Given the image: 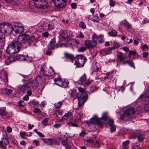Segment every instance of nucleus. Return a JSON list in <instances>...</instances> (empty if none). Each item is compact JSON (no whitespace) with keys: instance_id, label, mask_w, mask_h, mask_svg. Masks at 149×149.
<instances>
[{"instance_id":"20","label":"nucleus","mask_w":149,"mask_h":149,"mask_svg":"<svg viewBox=\"0 0 149 149\" xmlns=\"http://www.w3.org/2000/svg\"><path fill=\"white\" fill-rule=\"evenodd\" d=\"M38 41V39L37 38L35 37L34 35H33L31 37L29 36L28 44H27L28 47L30 46L32 43H34L35 42H37Z\"/></svg>"},{"instance_id":"21","label":"nucleus","mask_w":149,"mask_h":149,"mask_svg":"<svg viewBox=\"0 0 149 149\" xmlns=\"http://www.w3.org/2000/svg\"><path fill=\"white\" fill-rule=\"evenodd\" d=\"M66 6V2L65 0H62L58 1V3L56 5V8L59 9H62Z\"/></svg>"},{"instance_id":"18","label":"nucleus","mask_w":149,"mask_h":149,"mask_svg":"<svg viewBox=\"0 0 149 149\" xmlns=\"http://www.w3.org/2000/svg\"><path fill=\"white\" fill-rule=\"evenodd\" d=\"M0 75L1 78L3 79L4 81L8 82V74L6 71L5 70H1L0 73Z\"/></svg>"},{"instance_id":"45","label":"nucleus","mask_w":149,"mask_h":149,"mask_svg":"<svg viewBox=\"0 0 149 149\" xmlns=\"http://www.w3.org/2000/svg\"><path fill=\"white\" fill-rule=\"evenodd\" d=\"M23 103H24L23 101H21L18 102L17 104L18 106L20 107H24L25 106V104H23Z\"/></svg>"},{"instance_id":"30","label":"nucleus","mask_w":149,"mask_h":149,"mask_svg":"<svg viewBox=\"0 0 149 149\" xmlns=\"http://www.w3.org/2000/svg\"><path fill=\"white\" fill-rule=\"evenodd\" d=\"M92 147L94 148L98 149L100 147V144L98 141H94L92 144Z\"/></svg>"},{"instance_id":"42","label":"nucleus","mask_w":149,"mask_h":149,"mask_svg":"<svg viewBox=\"0 0 149 149\" xmlns=\"http://www.w3.org/2000/svg\"><path fill=\"white\" fill-rule=\"evenodd\" d=\"M33 112L35 113H37L39 115L41 114V110L37 108H35L33 111Z\"/></svg>"},{"instance_id":"22","label":"nucleus","mask_w":149,"mask_h":149,"mask_svg":"<svg viewBox=\"0 0 149 149\" xmlns=\"http://www.w3.org/2000/svg\"><path fill=\"white\" fill-rule=\"evenodd\" d=\"M70 97L73 98V100L77 98L78 100L79 94L78 93L76 92V90L73 89L71 90L70 93Z\"/></svg>"},{"instance_id":"53","label":"nucleus","mask_w":149,"mask_h":149,"mask_svg":"<svg viewBox=\"0 0 149 149\" xmlns=\"http://www.w3.org/2000/svg\"><path fill=\"white\" fill-rule=\"evenodd\" d=\"M142 49L143 51L145 50V49H148L149 48V47L146 44H144L143 45L141 46Z\"/></svg>"},{"instance_id":"34","label":"nucleus","mask_w":149,"mask_h":149,"mask_svg":"<svg viewBox=\"0 0 149 149\" xmlns=\"http://www.w3.org/2000/svg\"><path fill=\"white\" fill-rule=\"evenodd\" d=\"M112 50H113V49L111 47H110L104 49L103 50V51L105 54L107 55L109 54H110Z\"/></svg>"},{"instance_id":"52","label":"nucleus","mask_w":149,"mask_h":149,"mask_svg":"<svg viewBox=\"0 0 149 149\" xmlns=\"http://www.w3.org/2000/svg\"><path fill=\"white\" fill-rule=\"evenodd\" d=\"M130 141L129 140H126L125 141L123 142V146L124 147L127 146L129 144Z\"/></svg>"},{"instance_id":"43","label":"nucleus","mask_w":149,"mask_h":149,"mask_svg":"<svg viewBox=\"0 0 149 149\" xmlns=\"http://www.w3.org/2000/svg\"><path fill=\"white\" fill-rule=\"evenodd\" d=\"M63 102V101L62 100L61 101H59L56 104V109H59L61 107Z\"/></svg>"},{"instance_id":"12","label":"nucleus","mask_w":149,"mask_h":149,"mask_svg":"<svg viewBox=\"0 0 149 149\" xmlns=\"http://www.w3.org/2000/svg\"><path fill=\"white\" fill-rule=\"evenodd\" d=\"M3 137L0 141V148L7 149L6 146L9 143L8 136L6 132H3Z\"/></svg>"},{"instance_id":"27","label":"nucleus","mask_w":149,"mask_h":149,"mask_svg":"<svg viewBox=\"0 0 149 149\" xmlns=\"http://www.w3.org/2000/svg\"><path fill=\"white\" fill-rule=\"evenodd\" d=\"M8 27V28H13L11 25L8 22H6L0 23V28Z\"/></svg>"},{"instance_id":"8","label":"nucleus","mask_w":149,"mask_h":149,"mask_svg":"<svg viewBox=\"0 0 149 149\" xmlns=\"http://www.w3.org/2000/svg\"><path fill=\"white\" fill-rule=\"evenodd\" d=\"M40 71L44 75L48 77H54L55 74L54 71L52 69H48L47 70L46 66L45 64L41 67Z\"/></svg>"},{"instance_id":"38","label":"nucleus","mask_w":149,"mask_h":149,"mask_svg":"<svg viewBox=\"0 0 149 149\" xmlns=\"http://www.w3.org/2000/svg\"><path fill=\"white\" fill-rule=\"evenodd\" d=\"M67 124L68 125H69L70 126L77 127L78 126L77 124L75 123H74L72 121L68 122Z\"/></svg>"},{"instance_id":"60","label":"nucleus","mask_w":149,"mask_h":149,"mask_svg":"<svg viewBox=\"0 0 149 149\" xmlns=\"http://www.w3.org/2000/svg\"><path fill=\"white\" fill-rule=\"evenodd\" d=\"M61 143L62 145L64 146H66L68 145V144L67 142L65 140H62L61 141Z\"/></svg>"},{"instance_id":"54","label":"nucleus","mask_w":149,"mask_h":149,"mask_svg":"<svg viewBox=\"0 0 149 149\" xmlns=\"http://www.w3.org/2000/svg\"><path fill=\"white\" fill-rule=\"evenodd\" d=\"M86 133L85 131L84 130H82L81 132L79 134V136H80L84 137L86 135Z\"/></svg>"},{"instance_id":"17","label":"nucleus","mask_w":149,"mask_h":149,"mask_svg":"<svg viewBox=\"0 0 149 149\" xmlns=\"http://www.w3.org/2000/svg\"><path fill=\"white\" fill-rule=\"evenodd\" d=\"M26 56L22 54H16L13 58L10 61V63L12 61H14L16 60H19L20 61H25Z\"/></svg>"},{"instance_id":"29","label":"nucleus","mask_w":149,"mask_h":149,"mask_svg":"<svg viewBox=\"0 0 149 149\" xmlns=\"http://www.w3.org/2000/svg\"><path fill=\"white\" fill-rule=\"evenodd\" d=\"M149 97V91H146L144 93V94L141 95L139 98L141 100H143L144 98H146Z\"/></svg>"},{"instance_id":"36","label":"nucleus","mask_w":149,"mask_h":149,"mask_svg":"<svg viewBox=\"0 0 149 149\" xmlns=\"http://www.w3.org/2000/svg\"><path fill=\"white\" fill-rule=\"evenodd\" d=\"M113 46L111 47L114 50L115 49H118L120 46V44L118 42H113Z\"/></svg>"},{"instance_id":"14","label":"nucleus","mask_w":149,"mask_h":149,"mask_svg":"<svg viewBox=\"0 0 149 149\" xmlns=\"http://www.w3.org/2000/svg\"><path fill=\"white\" fill-rule=\"evenodd\" d=\"M0 115H2V118L4 119H8L12 116L7 112L5 107L0 108Z\"/></svg>"},{"instance_id":"28","label":"nucleus","mask_w":149,"mask_h":149,"mask_svg":"<svg viewBox=\"0 0 149 149\" xmlns=\"http://www.w3.org/2000/svg\"><path fill=\"white\" fill-rule=\"evenodd\" d=\"M64 54L66 58H69L71 60L72 62H73L74 58V57L73 55L66 52H65Z\"/></svg>"},{"instance_id":"64","label":"nucleus","mask_w":149,"mask_h":149,"mask_svg":"<svg viewBox=\"0 0 149 149\" xmlns=\"http://www.w3.org/2000/svg\"><path fill=\"white\" fill-rule=\"evenodd\" d=\"M114 121L113 120L109 119L108 121V123L109 126L113 125Z\"/></svg>"},{"instance_id":"15","label":"nucleus","mask_w":149,"mask_h":149,"mask_svg":"<svg viewBox=\"0 0 149 149\" xmlns=\"http://www.w3.org/2000/svg\"><path fill=\"white\" fill-rule=\"evenodd\" d=\"M92 40H86L85 41V45L87 48H92L96 46L97 43L96 40L95 39Z\"/></svg>"},{"instance_id":"48","label":"nucleus","mask_w":149,"mask_h":149,"mask_svg":"<svg viewBox=\"0 0 149 149\" xmlns=\"http://www.w3.org/2000/svg\"><path fill=\"white\" fill-rule=\"evenodd\" d=\"M38 103V102H37L34 101H32L31 102H30L29 103V105H31V106H32V105H33L34 106H35L36 105H37Z\"/></svg>"},{"instance_id":"31","label":"nucleus","mask_w":149,"mask_h":149,"mask_svg":"<svg viewBox=\"0 0 149 149\" xmlns=\"http://www.w3.org/2000/svg\"><path fill=\"white\" fill-rule=\"evenodd\" d=\"M128 64L131 67H133L134 69L135 68L134 64L132 61L130 60H127L124 61L123 62V65H125L126 64Z\"/></svg>"},{"instance_id":"55","label":"nucleus","mask_w":149,"mask_h":149,"mask_svg":"<svg viewBox=\"0 0 149 149\" xmlns=\"http://www.w3.org/2000/svg\"><path fill=\"white\" fill-rule=\"evenodd\" d=\"M42 27L49 28V27H51V25L47 22H44L43 25ZM51 27H52L51 26Z\"/></svg>"},{"instance_id":"37","label":"nucleus","mask_w":149,"mask_h":149,"mask_svg":"<svg viewBox=\"0 0 149 149\" xmlns=\"http://www.w3.org/2000/svg\"><path fill=\"white\" fill-rule=\"evenodd\" d=\"M110 36L116 37L117 36V32L115 30H113L108 32Z\"/></svg>"},{"instance_id":"58","label":"nucleus","mask_w":149,"mask_h":149,"mask_svg":"<svg viewBox=\"0 0 149 149\" xmlns=\"http://www.w3.org/2000/svg\"><path fill=\"white\" fill-rule=\"evenodd\" d=\"M109 5L113 7L115 5V2L113 0H110Z\"/></svg>"},{"instance_id":"39","label":"nucleus","mask_w":149,"mask_h":149,"mask_svg":"<svg viewBox=\"0 0 149 149\" xmlns=\"http://www.w3.org/2000/svg\"><path fill=\"white\" fill-rule=\"evenodd\" d=\"M71 41L72 42V43H70V45H78L79 42L77 40H76L74 39H72L71 40Z\"/></svg>"},{"instance_id":"19","label":"nucleus","mask_w":149,"mask_h":149,"mask_svg":"<svg viewBox=\"0 0 149 149\" xmlns=\"http://www.w3.org/2000/svg\"><path fill=\"white\" fill-rule=\"evenodd\" d=\"M73 118L72 113L71 112H68L63 116L61 118L62 120L68 119L69 120H71Z\"/></svg>"},{"instance_id":"10","label":"nucleus","mask_w":149,"mask_h":149,"mask_svg":"<svg viewBox=\"0 0 149 149\" xmlns=\"http://www.w3.org/2000/svg\"><path fill=\"white\" fill-rule=\"evenodd\" d=\"M37 86L34 82L29 81L21 86L20 88V91L23 93H25L29 89H34Z\"/></svg>"},{"instance_id":"4","label":"nucleus","mask_w":149,"mask_h":149,"mask_svg":"<svg viewBox=\"0 0 149 149\" xmlns=\"http://www.w3.org/2000/svg\"><path fill=\"white\" fill-rule=\"evenodd\" d=\"M29 36L27 34L24 33L20 35L16 42L21 48L22 46L23 48H26L28 47L27 44L28 42Z\"/></svg>"},{"instance_id":"47","label":"nucleus","mask_w":149,"mask_h":149,"mask_svg":"<svg viewBox=\"0 0 149 149\" xmlns=\"http://www.w3.org/2000/svg\"><path fill=\"white\" fill-rule=\"evenodd\" d=\"M136 52L134 50L129 51L128 55L129 56H131L133 55L134 56L136 55Z\"/></svg>"},{"instance_id":"49","label":"nucleus","mask_w":149,"mask_h":149,"mask_svg":"<svg viewBox=\"0 0 149 149\" xmlns=\"http://www.w3.org/2000/svg\"><path fill=\"white\" fill-rule=\"evenodd\" d=\"M110 132H113L115 131L116 130V127L115 126L113 125L110 126Z\"/></svg>"},{"instance_id":"6","label":"nucleus","mask_w":149,"mask_h":149,"mask_svg":"<svg viewBox=\"0 0 149 149\" xmlns=\"http://www.w3.org/2000/svg\"><path fill=\"white\" fill-rule=\"evenodd\" d=\"M87 61V59L83 55H78L75 58L74 64L76 66V67L81 68L83 67L86 62Z\"/></svg>"},{"instance_id":"40","label":"nucleus","mask_w":149,"mask_h":149,"mask_svg":"<svg viewBox=\"0 0 149 149\" xmlns=\"http://www.w3.org/2000/svg\"><path fill=\"white\" fill-rule=\"evenodd\" d=\"M15 26L16 27L15 28H23V26L21 24V23L19 22H16L15 23Z\"/></svg>"},{"instance_id":"57","label":"nucleus","mask_w":149,"mask_h":149,"mask_svg":"<svg viewBox=\"0 0 149 149\" xmlns=\"http://www.w3.org/2000/svg\"><path fill=\"white\" fill-rule=\"evenodd\" d=\"M94 140H93V139H91L90 138H88L86 140V142L88 143H93V142L94 141Z\"/></svg>"},{"instance_id":"23","label":"nucleus","mask_w":149,"mask_h":149,"mask_svg":"<svg viewBox=\"0 0 149 149\" xmlns=\"http://www.w3.org/2000/svg\"><path fill=\"white\" fill-rule=\"evenodd\" d=\"M125 58V55L121 52H119L117 55V61L121 62Z\"/></svg>"},{"instance_id":"46","label":"nucleus","mask_w":149,"mask_h":149,"mask_svg":"<svg viewBox=\"0 0 149 149\" xmlns=\"http://www.w3.org/2000/svg\"><path fill=\"white\" fill-rule=\"evenodd\" d=\"M5 92L6 94L9 95L12 93L13 91L10 89L6 88Z\"/></svg>"},{"instance_id":"41","label":"nucleus","mask_w":149,"mask_h":149,"mask_svg":"<svg viewBox=\"0 0 149 149\" xmlns=\"http://www.w3.org/2000/svg\"><path fill=\"white\" fill-rule=\"evenodd\" d=\"M65 135H63L62 134L59 133L58 134V139L60 141L61 140H63L62 139L65 137Z\"/></svg>"},{"instance_id":"1","label":"nucleus","mask_w":149,"mask_h":149,"mask_svg":"<svg viewBox=\"0 0 149 149\" xmlns=\"http://www.w3.org/2000/svg\"><path fill=\"white\" fill-rule=\"evenodd\" d=\"M21 48L16 41L12 42L8 45L6 50L7 53L10 55V57L8 58L10 61L16 55V53L20 51Z\"/></svg>"},{"instance_id":"61","label":"nucleus","mask_w":149,"mask_h":149,"mask_svg":"<svg viewBox=\"0 0 149 149\" xmlns=\"http://www.w3.org/2000/svg\"><path fill=\"white\" fill-rule=\"evenodd\" d=\"M71 7L72 8L75 9L77 7V5L75 3H72L71 4Z\"/></svg>"},{"instance_id":"63","label":"nucleus","mask_w":149,"mask_h":149,"mask_svg":"<svg viewBox=\"0 0 149 149\" xmlns=\"http://www.w3.org/2000/svg\"><path fill=\"white\" fill-rule=\"evenodd\" d=\"M148 56V53L147 52H145L143 54V56L144 58H146Z\"/></svg>"},{"instance_id":"33","label":"nucleus","mask_w":149,"mask_h":149,"mask_svg":"<svg viewBox=\"0 0 149 149\" xmlns=\"http://www.w3.org/2000/svg\"><path fill=\"white\" fill-rule=\"evenodd\" d=\"M104 37L103 35H99L96 36L95 34H93L92 36V40H96V41L98 39H103Z\"/></svg>"},{"instance_id":"11","label":"nucleus","mask_w":149,"mask_h":149,"mask_svg":"<svg viewBox=\"0 0 149 149\" xmlns=\"http://www.w3.org/2000/svg\"><path fill=\"white\" fill-rule=\"evenodd\" d=\"M55 43L56 39L55 38H54L51 40L47 46V49L45 53L46 55L50 56L52 54V51L55 49Z\"/></svg>"},{"instance_id":"50","label":"nucleus","mask_w":149,"mask_h":149,"mask_svg":"<svg viewBox=\"0 0 149 149\" xmlns=\"http://www.w3.org/2000/svg\"><path fill=\"white\" fill-rule=\"evenodd\" d=\"M98 89V87L92 86L90 88V90L92 92H93L97 90Z\"/></svg>"},{"instance_id":"5","label":"nucleus","mask_w":149,"mask_h":149,"mask_svg":"<svg viewBox=\"0 0 149 149\" xmlns=\"http://www.w3.org/2000/svg\"><path fill=\"white\" fill-rule=\"evenodd\" d=\"M78 90L79 92V93H78V106L80 107L84 104L85 102L87 100L88 95L85 92L84 89L82 87H79Z\"/></svg>"},{"instance_id":"16","label":"nucleus","mask_w":149,"mask_h":149,"mask_svg":"<svg viewBox=\"0 0 149 149\" xmlns=\"http://www.w3.org/2000/svg\"><path fill=\"white\" fill-rule=\"evenodd\" d=\"M134 132L135 133V137L137 138L139 142H142L145 139V134L143 133H140L137 130H135Z\"/></svg>"},{"instance_id":"59","label":"nucleus","mask_w":149,"mask_h":149,"mask_svg":"<svg viewBox=\"0 0 149 149\" xmlns=\"http://www.w3.org/2000/svg\"><path fill=\"white\" fill-rule=\"evenodd\" d=\"M63 110V109L56 110V112H57L58 115L61 116L62 115Z\"/></svg>"},{"instance_id":"7","label":"nucleus","mask_w":149,"mask_h":149,"mask_svg":"<svg viewBox=\"0 0 149 149\" xmlns=\"http://www.w3.org/2000/svg\"><path fill=\"white\" fill-rule=\"evenodd\" d=\"M134 109L132 108L131 109H127L121 116V119L124 121H129L131 119V115L134 114Z\"/></svg>"},{"instance_id":"24","label":"nucleus","mask_w":149,"mask_h":149,"mask_svg":"<svg viewBox=\"0 0 149 149\" xmlns=\"http://www.w3.org/2000/svg\"><path fill=\"white\" fill-rule=\"evenodd\" d=\"M24 29H9L11 31L10 32H8V33H12L13 31L15 32V33L20 34L23 32L24 31Z\"/></svg>"},{"instance_id":"44","label":"nucleus","mask_w":149,"mask_h":149,"mask_svg":"<svg viewBox=\"0 0 149 149\" xmlns=\"http://www.w3.org/2000/svg\"><path fill=\"white\" fill-rule=\"evenodd\" d=\"M48 118H46L42 121L41 123L43 125H44L45 126H47V123L48 122Z\"/></svg>"},{"instance_id":"62","label":"nucleus","mask_w":149,"mask_h":149,"mask_svg":"<svg viewBox=\"0 0 149 149\" xmlns=\"http://www.w3.org/2000/svg\"><path fill=\"white\" fill-rule=\"evenodd\" d=\"M31 89H29L26 91V92L27 93V95L31 96L32 94V92L31 91Z\"/></svg>"},{"instance_id":"26","label":"nucleus","mask_w":149,"mask_h":149,"mask_svg":"<svg viewBox=\"0 0 149 149\" xmlns=\"http://www.w3.org/2000/svg\"><path fill=\"white\" fill-rule=\"evenodd\" d=\"M57 75L58 76L56 78V85L61 87L62 82L63 81V80H62V79L59 75V73L56 74V75Z\"/></svg>"},{"instance_id":"9","label":"nucleus","mask_w":149,"mask_h":149,"mask_svg":"<svg viewBox=\"0 0 149 149\" xmlns=\"http://www.w3.org/2000/svg\"><path fill=\"white\" fill-rule=\"evenodd\" d=\"M35 6L40 8L45 9L48 7V3L46 0H33Z\"/></svg>"},{"instance_id":"2","label":"nucleus","mask_w":149,"mask_h":149,"mask_svg":"<svg viewBox=\"0 0 149 149\" xmlns=\"http://www.w3.org/2000/svg\"><path fill=\"white\" fill-rule=\"evenodd\" d=\"M109 117L106 113H104L101 118H99L95 115L91 118L92 123L97 125L98 127L102 128L103 124H106L108 120Z\"/></svg>"},{"instance_id":"35","label":"nucleus","mask_w":149,"mask_h":149,"mask_svg":"<svg viewBox=\"0 0 149 149\" xmlns=\"http://www.w3.org/2000/svg\"><path fill=\"white\" fill-rule=\"evenodd\" d=\"M42 140L46 143L48 144V145H52L54 143V141L52 139H45Z\"/></svg>"},{"instance_id":"3","label":"nucleus","mask_w":149,"mask_h":149,"mask_svg":"<svg viewBox=\"0 0 149 149\" xmlns=\"http://www.w3.org/2000/svg\"><path fill=\"white\" fill-rule=\"evenodd\" d=\"M72 34L71 31H68V30L65 29L62 30L60 33V35L58 37L59 40L57 44H56V48L58 47H61L65 46V44L64 43L62 42L65 39L68 37H70Z\"/></svg>"},{"instance_id":"32","label":"nucleus","mask_w":149,"mask_h":149,"mask_svg":"<svg viewBox=\"0 0 149 149\" xmlns=\"http://www.w3.org/2000/svg\"><path fill=\"white\" fill-rule=\"evenodd\" d=\"M69 84V82L68 80H64L62 81L60 87L63 88H67L68 87Z\"/></svg>"},{"instance_id":"13","label":"nucleus","mask_w":149,"mask_h":149,"mask_svg":"<svg viewBox=\"0 0 149 149\" xmlns=\"http://www.w3.org/2000/svg\"><path fill=\"white\" fill-rule=\"evenodd\" d=\"M78 83L85 87L88 86L91 84V82L87 81L86 75L84 74L78 81Z\"/></svg>"},{"instance_id":"25","label":"nucleus","mask_w":149,"mask_h":149,"mask_svg":"<svg viewBox=\"0 0 149 149\" xmlns=\"http://www.w3.org/2000/svg\"><path fill=\"white\" fill-rule=\"evenodd\" d=\"M120 24V25H123L127 28H130L132 27V25L127 21L125 20L121 21Z\"/></svg>"},{"instance_id":"51","label":"nucleus","mask_w":149,"mask_h":149,"mask_svg":"<svg viewBox=\"0 0 149 149\" xmlns=\"http://www.w3.org/2000/svg\"><path fill=\"white\" fill-rule=\"evenodd\" d=\"M86 49V48L84 47H81L78 49V51L79 52H82L84 51Z\"/></svg>"},{"instance_id":"56","label":"nucleus","mask_w":149,"mask_h":149,"mask_svg":"<svg viewBox=\"0 0 149 149\" xmlns=\"http://www.w3.org/2000/svg\"><path fill=\"white\" fill-rule=\"evenodd\" d=\"M79 25L80 27H81V28H85L86 27V25L84 23L82 22H80Z\"/></svg>"}]
</instances>
